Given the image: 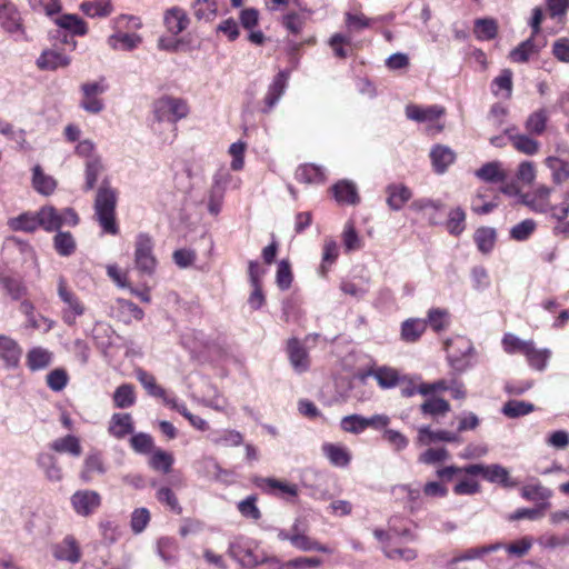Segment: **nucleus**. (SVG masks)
<instances>
[{"label":"nucleus","mask_w":569,"mask_h":569,"mask_svg":"<svg viewBox=\"0 0 569 569\" xmlns=\"http://www.w3.org/2000/svg\"><path fill=\"white\" fill-rule=\"evenodd\" d=\"M308 532L309 522L306 518L298 517L293 521L290 529L278 530L277 537L281 541H289L293 548L303 552L319 551L325 553H332L331 548L311 538Z\"/></svg>","instance_id":"nucleus-1"},{"label":"nucleus","mask_w":569,"mask_h":569,"mask_svg":"<svg viewBox=\"0 0 569 569\" xmlns=\"http://www.w3.org/2000/svg\"><path fill=\"white\" fill-rule=\"evenodd\" d=\"M189 113L188 104L182 99L164 97L153 104L152 129L157 131V124L167 123L171 131L176 130L177 121L186 118Z\"/></svg>","instance_id":"nucleus-2"},{"label":"nucleus","mask_w":569,"mask_h":569,"mask_svg":"<svg viewBox=\"0 0 569 569\" xmlns=\"http://www.w3.org/2000/svg\"><path fill=\"white\" fill-rule=\"evenodd\" d=\"M116 203V191L109 187H100L94 201L96 216L103 231L113 236L119 232L114 218Z\"/></svg>","instance_id":"nucleus-3"},{"label":"nucleus","mask_w":569,"mask_h":569,"mask_svg":"<svg viewBox=\"0 0 569 569\" xmlns=\"http://www.w3.org/2000/svg\"><path fill=\"white\" fill-rule=\"evenodd\" d=\"M154 242L147 233H139L134 241V266L137 270L147 276H152L157 268V259L153 254Z\"/></svg>","instance_id":"nucleus-4"},{"label":"nucleus","mask_w":569,"mask_h":569,"mask_svg":"<svg viewBox=\"0 0 569 569\" xmlns=\"http://www.w3.org/2000/svg\"><path fill=\"white\" fill-rule=\"evenodd\" d=\"M58 296L63 302L62 320L68 326H73L78 317L86 312V306L80 298L68 287L63 277L58 279Z\"/></svg>","instance_id":"nucleus-5"},{"label":"nucleus","mask_w":569,"mask_h":569,"mask_svg":"<svg viewBox=\"0 0 569 569\" xmlns=\"http://www.w3.org/2000/svg\"><path fill=\"white\" fill-rule=\"evenodd\" d=\"M80 90L82 93L80 107L84 111L97 114L104 109V102L99 98L100 94L108 90V86L103 80L82 83Z\"/></svg>","instance_id":"nucleus-6"},{"label":"nucleus","mask_w":569,"mask_h":569,"mask_svg":"<svg viewBox=\"0 0 569 569\" xmlns=\"http://www.w3.org/2000/svg\"><path fill=\"white\" fill-rule=\"evenodd\" d=\"M466 475L470 476H482L483 479L491 483H498L503 487H515L516 482L510 479L509 471L501 465H481L475 463L467 466L465 469Z\"/></svg>","instance_id":"nucleus-7"},{"label":"nucleus","mask_w":569,"mask_h":569,"mask_svg":"<svg viewBox=\"0 0 569 569\" xmlns=\"http://www.w3.org/2000/svg\"><path fill=\"white\" fill-rule=\"evenodd\" d=\"M102 498L99 492L90 489L77 490L70 498L73 511L80 517H90L101 506Z\"/></svg>","instance_id":"nucleus-8"},{"label":"nucleus","mask_w":569,"mask_h":569,"mask_svg":"<svg viewBox=\"0 0 569 569\" xmlns=\"http://www.w3.org/2000/svg\"><path fill=\"white\" fill-rule=\"evenodd\" d=\"M0 26L14 40H26V30L19 10L12 3L0 7Z\"/></svg>","instance_id":"nucleus-9"},{"label":"nucleus","mask_w":569,"mask_h":569,"mask_svg":"<svg viewBox=\"0 0 569 569\" xmlns=\"http://www.w3.org/2000/svg\"><path fill=\"white\" fill-rule=\"evenodd\" d=\"M289 80V72L280 70L272 79L263 98V113H269L284 94Z\"/></svg>","instance_id":"nucleus-10"},{"label":"nucleus","mask_w":569,"mask_h":569,"mask_svg":"<svg viewBox=\"0 0 569 569\" xmlns=\"http://www.w3.org/2000/svg\"><path fill=\"white\" fill-rule=\"evenodd\" d=\"M552 189L546 186L538 187L535 191L527 193L522 197V202L529 207L532 211L539 213L552 214V210L556 206L550 203V194Z\"/></svg>","instance_id":"nucleus-11"},{"label":"nucleus","mask_w":569,"mask_h":569,"mask_svg":"<svg viewBox=\"0 0 569 569\" xmlns=\"http://www.w3.org/2000/svg\"><path fill=\"white\" fill-rule=\"evenodd\" d=\"M52 555L56 560L74 565L81 559V549L73 536H67L52 547Z\"/></svg>","instance_id":"nucleus-12"},{"label":"nucleus","mask_w":569,"mask_h":569,"mask_svg":"<svg viewBox=\"0 0 569 569\" xmlns=\"http://www.w3.org/2000/svg\"><path fill=\"white\" fill-rule=\"evenodd\" d=\"M443 114L445 108L437 104L427 107L408 104L406 107V116L408 119L416 122L430 123V128H433V123Z\"/></svg>","instance_id":"nucleus-13"},{"label":"nucleus","mask_w":569,"mask_h":569,"mask_svg":"<svg viewBox=\"0 0 569 569\" xmlns=\"http://www.w3.org/2000/svg\"><path fill=\"white\" fill-rule=\"evenodd\" d=\"M92 339L97 348L100 349L103 355H107L112 347L117 346V340H119L120 337L116 335L110 325L97 322L92 329Z\"/></svg>","instance_id":"nucleus-14"},{"label":"nucleus","mask_w":569,"mask_h":569,"mask_svg":"<svg viewBox=\"0 0 569 569\" xmlns=\"http://www.w3.org/2000/svg\"><path fill=\"white\" fill-rule=\"evenodd\" d=\"M22 356V348L13 338L0 335V361L7 368H14L19 365Z\"/></svg>","instance_id":"nucleus-15"},{"label":"nucleus","mask_w":569,"mask_h":569,"mask_svg":"<svg viewBox=\"0 0 569 569\" xmlns=\"http://www.w3.org/2000/svg\"><path fill=\"white\" fill-rule=\"evenodd\" d=\"M287 352L295 371L301 373L309 369V355L300 340L297 338L289 339L287 342Z\"/></svg>","instance_id":"nucleus-16"},{"label":"nucleus","mask_w":569,"mask_h":569,"mask_svg":"<svg viewBox=\"0 0 569 569\" xmlns=\"http://www.w3.org/2000/svg\"><path fill=\"white\" fill-rule=\"evenodd\" d=\"M163 23L169 33L178 36L188 28L190 19L184 9L172 7L164 11Z\"/></svg>","instance_id":"nucleus-17"},{"label":"nucleus","mask_w":569,"mask_h":569,"mask_svg":"<svg viewBox=\"0 0 569 569\" xmlns=\"http://www.w3.org/2000/svg\"><path fill=\"white\" fill-rule=\"evenodd\" d=\"M387 204L393 211H399L412 198V191L402 183H391L386 187Z\"/></svg>","instance_id":"nucleus-18"},{"label":"nucleus","mask_w":569,"mask_h":569,"mask_svg":"<svg viewBox=\"0 0 569 569\" xmlns=\"http://www.w3.org/2000/svg\"><path fill=\"white\" fill-rule=\"evenodd\" d=\"M19 310L26 317L27 327L32 329H44L46 331L52 328V322L42 315L37 313L34 305L31 301H21Z\"/></svg>","instance_id":"nucleus-19"},{"label":"nucleus","mask_w":569,"mask_h":569,"mask_svg":"<svg viewBox=\"0 0 569 569\" xmlns=\"http://www.w3.org/2000/svg\"><path fill=\"white\" fill-rule=\"evenodd\" d=\"M109 433L117 438L122 439L127 435L133 432V421L130 413H113L108 428Z\"/></svg>","instance_id":"nucleus-20"},{"label":"nucleus","mask_w":569,"mask_h":569,"mask_svg":"<svg viewBox=\"0 0 569 569\" xmlns=\"http://www.w3.org/2000/svg\"><path fill=\"white\" fill-rule=\"evenodd\" d=\"M70 62L69 56L57 50H46L38 58L37 66L42 70H56L68 67Z\"/></svg>","instance_id":"nucleus-21"},{"label":"nucleus","mask_w":569,"mask_h":569,"mask_svg":"<svg viewBox=\"0 0 569 569\" xmlns=\"http://www.w3.org/2000/svg\"><path fill=\"white\" fill-rule=\"evenodd\" d=\"M37 462L49 481L59 482L62 480V469L59 466L58 459L53 455L42 452L38 456Z\"/></svg>","instance_id":"nucleus-22"},{"label":"nucleus","mask_w":569,"mask_h":569,"mask_svg":"<svg viewBox=\"0 0 569 569\" xmlns=\"http://www.w3.org/2000/svg\"><path fill=\"white\" fill-rule=\"evenodd\" d=\"M321 449L325 457L336 467H347L351 460L350 452L342 445L326 442Z\"/></svg>","instance_id":"nucleus-23"},{"label":"nucleus","mask_w":569,"mask_h":569,"mask_svg":"<svg viewBox=\"0 0 569 569\" xmlns=\"http://www.w3.org/2000/svg\"><path fill=\"white\" fill-rule=\"evenodd\" d=\"M392 493L400 499H405L411 512L422 507V498L419 488H412L410 485H397L392 488Z\"/></svg>","instance_id":"nucleus-24"},{"label":"nucleus","mask_w":569,"mask_h":569,"mask_svg":"<svg viewBox=\"0 0 569 569\" xmlns=\"http://www.w3.org/2000/svg\"><path fill=\"white\" fill-rule=\"evenodd\" d=\"M549 114V110L545 107L532 111L525 121V129L530 134H542L547 128Z\"/></svg>","instance_id":"nucleus-25"},{"label":"nucleus","mask_w":569,"mask_h":569,"mask_svg":"<svg viewBox=\"0 0 569 569\" xmlns=\"http://www.w3.org/2000/svg\"><path fill=\"white\" fill-rule=\"evenodd\" d=\"M569 214V202L561 201L557 204L552 210V218L557 220V224L553 227L552 232L557 237H561L563 239L569 238V220L566 218Z\"/></svg>","instance_id":"nucleus-26"},{"label":"nucleus","mask_w":569,"mask_h":569,"mask_svg":"<svg viewBox=\"0 0 569 569\" xmlns=\"http://www.w3.org/2000/svg\"><path fill=\"white\" fill-rule=\"evenodd\" d=\"M433 170L437 173H443L448 167L455 161L453 151L445 146H436L430 152Z\"/></svg>","instance_id":"nucleus-27"},{"label":"nucleus","mask_w":569,"mask_h":569,"mask_svg":"<svg viewBox=\"0 0 569 569\" xmlns=\"http://www.w3.org/2000/svg\"><path fill=\"white\" fill-rule=\"evenodd\" d=\"M333 197L339 203L356 204L359 202V196L355 183L342 180L332 188Z\"/></svg>","instance_id":"nucleus-28"},{"label":"nucleus","mask_w":569,"mask_h":569,"mask_svg":"<svg viewBox=\"0 0 569 569\" xmlns=\"http://www.w3.org/2000/svg\"><path fill=\"white\" fill-rule=\"evenodd\" d=\"M50 449L58 453H68L72 457H80L82 453L79 438L72 435L57 438L50 443Z\"/></svg>","instance_id":"nucleus-29"},{"label":"nucleus","mask_w":569,"mask_h":569,"mask_svg":"<svg viewBox=\"0 0 569 569\" xmlns=\"http://www.w3.org/2000/svg\"><path fill=\"white\" fill-rule=\"evenodd\" d=\"M27 366L31 371L47 368L52 361V352L42 347H33L27 353Z\"/></svg>","instance_id":"nucleus-30"},{"label":"nucleus","mask_w":569,"mask_h":569,"mask_svg":"<svg viewBox=\"0 0 569 569\" xmlns=\"http://www.w3.org/2000/svg\"><path fill=\"white\" fill-rule=\"evenodd\" d=\"M475 176L485 182H503L507 179V174L498 161L485 163L478 170Z\"/></svg>","instance_id":"nucleus-31"},{"label":"nucleus","mask_w":569,"mask_h":569,"mask_svg":"<svg viewBox=\"0 0 569 569\" xmlns=\"http://www.w3.org/2000/svg\"><path fill=\"white\" fill-rule=\"evenodd\" d=\"M419 441L423 445L431 442L445 441V442H459L460 438L457 433L447 430L433 431L429 427H421L419 429Z\"/></svg>","instance_id":"nucleus-32"},{"label":"nucleus","mask_w":569,"mask_h":569,"mask_svg":"<svg viewBox=\"0 0 569 569\" xmlns=\"http://www.w3.org/2000/svg\"><path fill=\"white\" fill-rule=\"evenodd\" d=\"M39 228L48 232L57 231L61 228L59 211L52 206H44L38 212Z\"/></svg>","instance_id":"nucleus-33"},{"label":"nucleus","mask_w":569,"mask_h":569,"mask_svg":"<svg viewBox=\"0 0 569 569\" xmlns=\"http://www.w3.org/2000/svg\"><path fill=\"white\" fill-rule=\"evenodd\" d=\"M7 224L13 231L33 232L39 228L38 214L37 212H23L10 218Z\"/></svg>","instance_id":"nucleus-34"},{"label":"nucleus","mask_w":569,"mask_h":569,"mask_svg":"<svg viewBox=\"0 0 569 569\" xmlns=\"http://www.w3.org/2000/svg\"><path fill=\"white\" fill-rule=\"evenodd\" d=\"M427 328V321L417 318H410L401 325V339L406 342H416Z\"/></svg>","instance_id":"nucleus-35"},{"label":"nucleus","mask_w":569,"mask_h":569,"mask_svg":"<svg viewBox=\"0 0 569 569\" xmlns=\"http://www.w3.org/2000/svg\"><path fill=\"white\" fill-rule=\"evenodd\" d=\"M295 177L299 182L305 183H322L326 180L325 170L315 164H302L298 167Z\"/></svg>","instance_id":"nucleus-36"},{"label":"nucleus","mask_w":569,"mask_h":569,"mask_svg":"<svg viewBox=\"0 0 569 569\" xmlns=\"http://www.w3.org/2000/svg\"><path fill=\"white\" fill-rule=\"evenodd\" d=\"M32 186L39 193L49 196L54 191L57 182L53 177L44 174L41 167L37 164L32 169Z\"/></svg>","instance_id":"nucleus-37"},{"label":"nucleus","mask_w":569,"mask_h":569,"mask_svg":"<svg viewBox=\"0 0 569 569\" xmlns=\"http://www.w3.org/2000/svg\"><path fill=\"white\" fill-rule=\"evenodd\" d=\"M501 548H502L501 542H495V543H489V545H485V546L473 547V548L465 550L459 556L453 557L452 560L450 561V563L456 565L460 561L482 558L483 556H486L488 553L499 551Z\"/></svg>","instance_id":"nucleus-38"},{"label":"nucleus","mask_w":569,"mask_h":569,"mask_svg":"<svg viewBox=\"0 0 569 569\" xmlns=\"http://www.w3.org/2000/svg\"><path fill=\"white\" fill-rule=\"evenodd\" d=\"M56 24L60 30L71 34L84 36L87 33L86 23L76 14H63L56 19Z\"/></svg>","instance_id":"nucleus-39"},{"label":"nucleus","mask_w":569,"mask_h":569,"mask_svg":"<svg viewBox=\"0 0 569 569\" xmlns=\"http://www.w3.org/2000/svg\"><path fill=\"white\" fill-rule=\"evenodd\" d=\"M141 37L136 33L117 32L109 37L108 43L112 49L130 51L138 47Z\"/></svg>","instance_id":"nucleus-40"},{"label":"nucleus","mask_w":569,"mask_h":569,"mask_svg":"<svg viewBox=\"0 0 569 569\" xmlns=\"http://www.w3.org/2000/svg\"><path fill=\"white\" fill-rule=\"evenodd\" d=\"M496 230L490 227L478 228L473 236L477 248L482 253H489L492 251L496 243Z\"/></svg>","instance_id":"nucleus-41"},{"label":"nucleus","mask_w":569,"mask_h":569,"mask_svg":"<svg viewBox=\"0 0 569 569\" xmlns=\"http://www.w3.org/2000/svg\"><path fill=\"white\" fill-rule=\"evenodd\" d=\"M545 163L551 170L555 183L560 184L569 179V161L551 156L545 160Z\"/></svg>","instance_id":"nucleus-42"},{"label":"nucleus","mask_w":569,"mask_h":569,"mask_svg":"<svg viewBox=\"0 0 569 569\" xmlns=\"http://www.w3.org/2000/svg\"><path fill=\"white\" fill-rule=\"evenodd\" d=\"M521 496L529 501H547L552 496V491L536 480L522 487Z\"/></svg>","instance_id":"nucleus-43"},{"label":"nucleus","mask_w":569,"mask_h":569,"mask_svg":"<svg viewBox=\"0 0 569 569\" xmlns=\"http://www.w3.org/2000/svg\"><path fill=\"white\" fill-rule=\"evenodd\" d=\"M528 363L536 370L542 371L546 369L547 363L551 357V351L547 348L537 349L532 342L525 355Z\"/></svg>","instance_id":"nucleus-44"},{"label":"nucleus","mask_w":569,"mask_h":569,"mask_svg":"<svg viewBox=\"0 0 569 569\" xmlns=\"http://www.w3.org/2000/svg\"><path fill=\"white\" fill-rule=\"evenodd\" d=\"M134 373L137 380L142 385L148 395L154 398L164 397L166 389L157 383L153 375L149 373L142 368L136 369Z\"/></svg>","instance_id":"nucleus-45"},{"label":"nucleus","mask_w":569,"mask_h":569,"mask_svg":"<svg viewBox=\"0 0 569 569\" xmlns=\"http://www.w3.org/2000/svg\"><path fill=\"white\" fill-rule=\"evenodd\" d=\"M446 228L453 236H459L465 231L466 212L461 207H456L449 211Z\"/></svg>","instance_id":"nucleus-46"},{"label":"nucleus","mask_w":569,"mask_h":569,"mask_svg":"<svg viewBox=\"0 0 569 569\" xmlns=\"http://www.w3.org/2000/svg\"><path fill=\"white\" fill-rule=\"evenodd\" d=\"M372 376L382 389L393 388L400 381L398 371L390 367H379L372 371Z\"/></svg>","instance_id":"nucleus-47"},{"label":"nucleus","mask_w":569,"mask_h":569,"mask_svg":"<svg viewBox=\"0 0 569 569\" xmlns=\"http://www.w3.org/2000/svg\"><path fill=\"white\" fill-rule=\"evenodd\" d=\"M263 488L269 493H276L279 491V495L281 497L289 496V497H296L298 495V487L297 485L289 483L286 481H281L274 478H266L262 480Z\"/></svg>","instance_id":"nucleus-48"},{"label":"nucleus","mask_w":569,"mask_h":569,"mask_svg":"<svg viewBox=\"0 0 569 569\" xmlns=\"http://www.w3.org/2000/svg\"><path fill=\"white\" fill-rule=\"evenodd\" d=\"M502 548L500 550H505V552L511 558H522L525 557L529 550L532 548L533 540L530 537H522L516 541L510 543H502Z\"/></svg>","instance_id":"nucleus-49"},{"label":"nucleus","mask_w":569,"mask_h":569,"mask_svg":"<svg viewBox=\"0 0 569 569\" xmlns=\"http://www.w3.org/2000/svg\"><path fill=\"white\" fill-rule=\"evenodd\" d=\"M113 402L120 409L133 406L136 403L134 387L130 383L119 386L113 393Z\"/></svg>","instance_id":"nucleus-50"},{"label":"nucleus","mask_w":569,"mask_h":569,"mask_svg":"<svg viewBox=\"0 0 569 569\" xmlns=\"http://www.w3.org/2000/svg\"><path fill=\"white\" fill-rule=\"evenodd\" d=\"M535 410V406L523 400H509L507 401L501 412L508 418H519L527 416Z\"/></svg>","instance_id":"nucleus-51"},{"label":"nucleus","mask_w":569,"mask_h":569,"mask_svg":"<svg viewBox=\"0 0 569 569\" xmlns=\"http://www.w3.org/2000/svg\"><path fill=\"white\" fill-rule=\"evenodd\" d=\"M53 247L62 257H69L76 251V241L68 231H58L53 238Z\"/></svg>","instance_id":"nucleus-52"},{"label":"nucleus","mask_w":569,"mask_h":569,"mask_svg":"<svg viewBox=\"0 0 569 569\" xmlns=\"http://www.w3.org/2000/svg\"><path fill=\"white\" fill-rule=\"evenodd\" d=\"M173 456L162 449H156L149 459V466L157 471L168 473L173 465Z\"/></svg>","instance_id":"nucleus-53"},{"label":"nucleus","mask_w":569,"mask_h":569,"mask_svg":"<svg viewBox=\"0 0 569 569\" xmlns=\"http://www.w3.org/2000/svg\"><path fill=\"white\" fill-rule=\"evenodd\" d=\"M338 256H339V249H338L337 242L331 238L325 239L322 262L320 266V273L322 276H326L329 267L336 262Z\"/></svg>","instance_id":"nucleus-54"},{"label":"nucleus","mask_w":569,"mask_h":569,"mask_svg":"<svg viewBox=\"0 0 569 569\" xmlns=\"http://www.w3.org/2000/svg\"><path fill=\"white\" fill-rule=\"evenodd\" d=\"M193 14L198 20H212L218 11L214 0H196L192 4Z\"/></svg>","instance_id":"nucleus-55"},{"label":"nucleus","mask_w":569,"mask_h":569,"mask_svg":"<svg viewBox=\"0 0 569 569\" xmlns=\"http://www.w3.org/2000/svg\"><path fill=\"white\" fill-rule=\"evenodd\" d=\"M420 410L423 415L432 417L445 416L450 411V405L442 398H430L420 406Z\"/></svg>","instance_id":"nucleus-56"},{"label":"nucleus","mask_w":569,"mask_h":569,"mask_svg":"<svg viewBox=\"0 0 569 569\" xmlns=\"http://www.w3.org/2000/svg\"><path fill=\"white\" fill-rule=\"evenodd\" d=\"M510 139L513 148L525 154L532 156L539 150V142L527 134H515Z\"/></svg>","instance_id":"nucleus-57"},{"label":"nucleus","mask_w":569,"mask_h":569,"mask_svg":"<svg viewBox=\"0 0 569 569\" xmlns=\"http://www.w3.org/2000/svg\"><path fill=\"white\" fill-rule=\"evenodd\" d=\"M103 171L100 157H91L86 161V190H91Z\"/></svg>","instance_id":"nucleus-58"},{"label":"nucleus","mask_w":569,"mask_h":569,"mask_svg":"<svg viewBox=\"0 0 569 569\" xmlns=\"http://www.w3.org/2000/svg\"><path fill=\"white\" fill-rule=\"evenodd\" d=\"M532 342V340H522L512 333H506L502 338V346L507 353L520 352L525 356Z\"/></svg>","instance_id":"nucleus-59"},{"label":"nucleus","mask_w":569,"mask_h":569,"mask_svg":"<svg viewBox=\"0 0 569 569\" xmlns=\"http://www.w3.org/2000/svg\"><path fill=\"white\" fill-rule=\"evenodd\" d=\"M81 10L89 17H107L112 11V6L109 0H97L93 2H83Z\"/></svg>","instance_id":"nucleus-60"},{"label":"nucleus","mask_w":569,"mask_h":569,"mask_svg":"<svg viewBox=\"0 0 569 569\" xmlns=\"http://www.w3.org/2000/svg\"><path fill=\"white\" fill-rule=\"evenodd\" d=\"M498 24L493 19H478L475 22V33L478 39L491 40L497 36Z\"/></svg>","instance_id":"nucleus-61"},{"label":"nucleus","mask_w":569,"mask_h":569,"mask_svg":"<svg viewBox=\"0 0 569 569\" xmlns=\"http://www.w3.org/2000/svg\"><path fill=\"white\" fill-rule=\"evenodd\" d=\"M158 555L166 562L174 561L178 552L177 542L168 537H162L157 542Z\"/></svg>","instance_id":"nucleus-62"},{"label":"nucleus","mask_w":569,"mask_h":569,"mask_svg":"<svg viewBox=\"0 0 569 569\" xmlns=\"http://www.w3.org/2000/svg\"><path fill=\"white\" fill-rule=\"evenodd\" d=\"M537 223L532 219H525L515 224L510 230L511 239L516 241H525L535 232Z\"/></svg>","instance_id":"nucleus-63"},{"label":"nucleus","mask_w":569,"mask_h":569,"mask_svg":"<svg viewBox=\"0 0 569 569\" xmlns=\"http://www.w3.org/2000/svg\"><path fill=\"white\" fill-rule=\"evenodd\" d=\"M340 427L346 432L359 435L367 429L366 417L360 415L346 416L341 419Z\"/></svg>","instance_id":"nucleus-64"}]
</instances>
